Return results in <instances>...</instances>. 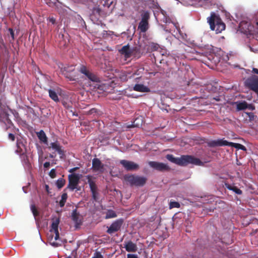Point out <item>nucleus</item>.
<instances>
[{"label":"nucleus","mask_w":258,"mask_h":258,"mask_svg":"<svg viewBox=\"0 0 258 258\" xmlns=\"http://www.w3.org/2000/svg\"><path fill=\"white\" fill-rule=\"evenodd\" d=\"M49 157H50V158H54V157H55V156H53V155L50 154V155H49Z\"/></svg>","instance_id":"51"},{"label":"nucleus","mask_w":258,"mask_h":258,"mask_svg":"<svg viewBox=\"0 0 258 258\" xmlns=\"http://www.w3.org/2000/svg\"><path fill=\"white\" fill-rule=\"evenodd\" d=\"M132 50H134V53H133L132 55H134V56H137V55L140 54V48L139 47L136 46L133 49H132Z\"/></svg>","instance_id":"32"},{"label":"nucleus","mask_w":258,"mask_h":258,"mask_svg":"<svg viewBox=\"0 0 258 258\" xmlns=\"http://www.w3.org/2000/svg\"><path fill=\"white\" fill-rule=\"evenodd\" d=\"M99 112V110L95 108H93L91 109H90L87 112V114L88 115H94L96 114H98Z\"/></svg>","instance_id":"31"},{"label":"nucleus","mask_w":258,"mask_h":258,"mask_svg":"<svg viewBox=\"0 0 258 258\" xmlns=\"http://www.w3.org/2000/svg\"><path fill=\"white\" fill-rule=\"evenodd\" d=\"M8 31L10 32V35L12 37V41H14L15 39V37H14L15 34H14V32L13 29L10 28H9ZM10 41H11V40H10Z\"/></svg>","instance_id":"38"},{"label":"nucleus","mask_w":258,"mask_h":258,"mask_svg":"<svg viewBox=\"0 0 258 258\" xmlns=\"http://www.w3.org/2000/svg\"><path fill=\"white\" fill-rule=\"evenodd\" d=\"M255 24H256V29H258V21H256L255 22Z\"/></svg>","instance_id":"50"},{"label":"nucleus","mask_w":258,"mask_h":258,"mask_svg":"<svg viewBox=\"0 0 258 258\" xmlns=\"http://www.w3.org/2000/svg\"><path fill=\"white\" fill-rule=\"evenodd\" d=\"M124 245V247L128 252H136L137 250L138 247L136 244L133 243L132 241L125 242Z\"/></svg>","instance_id":"18"},{"label":"nucleus","mask_w":258,"mask_h":258,"mask_svg":"<svg viewBox=\"0 0 258 258\" xmlns=\"http://www.w3.org/2000/svg\"><path fill=\"white\" fill-rule=\"evenodd\" d=\"M49 21L51 22L52 24H54L55 22V20L54 18H49Z\"/></svg>","instance_id":"46"},{"label":"nucleus","mask_w":258,"mask_h":258,"mask_svg":"<svg viewBox=\"0 0 258 258\" xmlns=\"http://www.w3.org/2000/svg\"><path fill=\"white\" fill-rule=\"evenodd\" d=\"M16 152H17V153H19V151L18 150H16Z\"/></svg>","instance_id":"55"},{"label":"nucleus","mask_w":258,"mask_h":258,"mask_svg":"<svg viewBox=\"0 0 258 258\" xmlns=\"http://www.w3.org/2000/svg\"><path fill=\"white\" fill-rule=\"evenodd\" d=\"M119 52L121 54L124 55L125 60H127V58H130L132 56L134 50H132L129 45L127 44L123 46L119 50Z\"/></svg>","instance_id":"15"},{"label":"nucleus","mask_w":258,"mask_h":258,"mask_svg":"<svg viewBox=\"0 0 258 258\" xmlns=\"http://www.w3.org/2000/svg\"><path fill=\"white\" fill-rule=\"evenodd\" d=\"M92 168L95 172L99 171L102 172L104 170V164L100 160L97 158H94L92 160Z\"/></svg>","instance_id":"14"},{"label":"nucleus","mask_w":258,"mask_h":258,"mask_svg":"<svg viewBox=\"0 0 258 258\" xmlns=\"http://www.w3.org/2000/svg\"><path fill=\"white\" fill-rule=\"evenodd\" d=\"M189 164L201 165L202 162L199 159L190 155H182L178 158V165L185 166Z\"/></svg>","instance_id":"4"},{"label":"nucleus","mask_w":258,"mask_h":258,"mask_svg":"<svg viewBox=\"0 0 258 258\" xmlns=\"http://www.w3.org/2000/svg\"><path fill=\"white\" fill-rule=\"evenodd\" d=\"M141 20L140 22L138 29L141 32L145 33L149 28V20L150 18L148 11H144L141 15Z\"/></svg>","instance_id":"5"},{"label":"nucleus","mask_w":258,"mask_h":258,"mask_svg":"<svg viewBox=\"0 0 258 258\" xmlns=\"http://www.w3.org/2000/svg\"><path fill=\"white\" fill-rule=\"evenodd\" d=\"M252 72L255 74H258V69L256 68H253L252 70Z\"/></svg>","instance_id":"48"},{"label":"nucleus","mask_w":258,"mask_h":258,"mask_svg":"<svg viewBox=\"0 0 258 258\" xmlns=\"http://www.w3.org/2000/svg\"><path fill=\"white\" fill-rule=\"evenodd\" d=\"M59 223V219H56L54 221H53L51 224V228L50 230V232H57L58 230V226Z\"/></svg>","instance_id":"24"},{"label":"nucleus","mask_w":258,"mask_h":258,"mask_svg":"<svg viewBox=\"0 0 258 258\" xmlns=\"http://www.w3.org/2000/svg\"><path fill=\"white\" fill-rule=\"evenodd\" d=\"M139 119H140V120H142V119L141 118L140 119L139 117L135 119V120L134 121V126H139V125H140V124H139L138 123H137H137H136V122L137 120H139Z\"/></svg>","instance_id":"44"},{"label":"nucleus","mask_w":258,"mask_h":258,"mask_svg":"<svg viewBox=\"0 0 258 258\" xmlns=\"http://www.w3.org/2000/svg\"><path fill=\"white\" fill-rule=\"evenodd\" d=\"M247 108V103L245 101L239 102L237 104V109L238 110H244Z\"/></svg>","instance_id":"26"},{"label":"nucleus","mask_w":258,"mask_h":258,"mask_svg":"<svg viewBox=\"0 0 258 258\" xmlns=\"http://www.w3.org/2000/svg\"><path fill=\"white\" fill-rule=\"evenodd\" d=\"M134 90L138 92L147 93L150 92V89L143 84H137L133 87Z\"/></svg>","instance_id":"19"},{"label":"nucleus","mask_w":258,"mask_h":258,"mask_svg":"<svg viewBox=\"0 0 258 258\" xmlns=\"http://www.w3.org/2000/svg\"><path fill=\"white\" fill-rule=\"evenodd\" d=\"M150 47L152 51H156L159 48V46L157 44L152 43L150 45Z\"/></svg>","instance_id":"35"},{"label":"nucleus","mask_w":258,"mask_h":258,"mask_svg":"<svg viewBox=\"0 0 258 258\" xmlns=\"http://www.w3.org/2000/svg\"><path fill=\"white\" fill-rule=\"evenodd\" d=\"M149 166L159 171H168L170 170V167L166 164L156 161H150L148 163Z\"/></svg>","instance_id":"10"},{"label":"nucleus","mask_w":258,"mask_h":258,"mask_svg":"<svg viewBox=\"0 0 258 258\" xmlns=\"http://www.w3.org/2000/svg\"><path fill=\"white\" fill-rule=\"evenodd\" d=\"M119 162L127 171L137 170L139 168V165L133 161L121 160Z\"/></svg>","instance_id":"12"},{"label":"nucleus","mask_w":258,"mask_h":258,"mask_svg":"<svg viewBox=\"0 0 258 258\" xmlns=\"http://www.w3.org/2000/svg\"><path fill=\"white\" fill-rule=\"evenodd\" d=\"M154 56V58H155V61H159L160 62V63H162V61L163 60V59H160L159 57V54H158V53H156V54H153Z\"/></svg>","instance_id":"39"},{"label":"nucleus","mask_w":258,"mask_h":258,"mask_svg":"<svg viewBox=\"0 0 258 258\" xmlns=\"http://www.w3.org/2000/svg\"><path fill=\"white\" fill-rule=\"evenodd\" d=\"M68 198V195L67 193H63L61 195V200L59 202V206L60 207H63L64 206V204L67 201V199Z\"/></svg>","instance_id":"28"},{"label":"nucleus","mask_w":258,"mask_h":258,"mask_svg":"<svg viewBox=\"0 0 258 258\" xmlns=\"http://www.w3.org/2000/svg\"><path fill=\"white\" fill-rule=\"evenodd\" d=\"M79 72L92 82H99L100 81V78L95 74L92 73L85 66L82 65L79 69Z\"/></svg>","instance_id":"6"},{"label":"nucleus","mask_w":258,"mask_h":258,"mask_svg":"<svg viewBox=\"0 0 258 258\" xmlns=\"http://www.w3.org/2000/svg\"><path fill=\"white\" fill-rule=\"evenodd\" d=\"M213 99H214V100H215L216 101H220V99H219V97H217L216 98H214Z\"/></svg>","instance_id":"49"},{"label":"nucleus","mask_w":258,"mask_h":258,"mask_svg":"<svg viewBox=\"0 0 258 258\" xmlns=\"http://www.w3.org/2000/svg\"><path fill=\"white\" fill-rule=\"evenodd\" d=\"M52 3H55V2H56V1L57 0H52Z\"/></svg>","instance_id":"53"},{"label":"nucleus","mask_w":258,"mask_h":258,"mask_svg":"<svg viewBox=\"0 0 258 258\" xmlns=\"http://www.w3.org/2000/svg\"><path fill=\"white\" fill-rule=\"evenodd\" d=\"M9 139L12 141H14L15 139V135L13 134L10 133L9 134Z\"/></svg>","instance_id":"41"},{"label":"nucleus","mask_w":258,"mask_h":258,"mask_svg":"<svg viewBox=\"0 0 258 258\" xmlns=\"http://www.w3.org/2000/svg\"><path fill=\"white\" fill-rule=\"evenodd\" d=\"M31 210L35 217H36L39 215V212L37 211V209L36 206H35V205H31Z\"/></svg>","instance_id":"30"},{"label":"nucleus","mask_w":258,"mask_h":258,"mask_svg":"<svg viewBox=\"0 0 258 258\" xmlns=\"http://www.w3.org/2000/svg\"><path fill=\"white\" fill-rule=\"evenodd\" d=\"M44 167L45 168H47L49 167L50 166V163L49 162H46L44 163Z\"/></svg>","instance_id":"45"},{"label":"nucleus","mask_w":258,"mask_h":258,"mask_svg":"<svg viewBox=\"0 0 258 258\" xmlns=\"http://www.w3.org/2000/svg\"><path fill=\"white\" fill-rule=\"evenodd\" d=\"M204 2L205 3V6H206L207 7L211 6L214 4V2L212 1L204 0Z\"/></svg>","instance_id":"40"},{"label":"nucleus","mask_w":258,"mask_h":258,"mask_svg":"<svg viewBox=\"0 0 258 258\" xmlns=\"http://www.w3.org/2000/svg\"><path fill=\"white\" fill-rule=\"evenodd\" d=\"M123 223V220L122 219L120 218L116 220L108 227L106 232L109 234H112L118 231L120 229Z\"/></svg>","instance_id":"9"},{"label":"nucleus","mask_w":258,"mask_h":258,"mask_svg":"<svg viewBox=\"0 0 258 258\" xmlns=\"http://www.w3.org/2000/svg\"><path fill=\"white\" fill-rule=\"evenodd\" d=\"M20 155V156H21V158L22 159H23L24 160V161L27 163V162H28V157L27 156L24 154V153H19Z\"/></svg>","instance_id":"34"},{"label":"nucleus","mask_w":258,"mask_h":258,"mask_svg":"<svg viewBox=\"0 0 258 258\" xmlns=\"http://www.w3.org/2000/svg\"><path fill=\"white\" fill-rule=\"evenodd\" d=\"M124 179L131 186H143L147 181L146 177L135 174H126L124 176Z\"/></svg>","instance_id":"2"},{"label":"nucleus","mask_w":258,"mask_h":258,"mask_svg":"<svg viewBox=\"0 0 258 258\" xmlns=\"http://www.w3.org/2000/svg\"><path fill=\"white\" fill-rule=\"evenodd\" d=\"M245 85L249 89L254 91L258 94V77L252 76L248 78L245 81Z\"/></svg>","instance_id":"7"},{"label":"nucleus","mask_w":258,"mask_h":258,"mask_svg":"<svg viewBox=\"0 0 258 258\" xmlns=\"http://www.w3.org/2000/svg\"><path fill=\"white\" fill-rule=\"evenodd\" d=\"M45 187H46V189L47 190V189L48 188L49 186L48 185H45Z\"/></svg>","instance_id":"52"},{"label":"nucleus","mask_w":258,"mask_h":258,"mask_svg":"<svg viewBox=\"0 0 258 258\" xmlns=\"http://www.w3.org/2000/svg\"><path fill=\"white\" fill-rule=\"evenodd\" d=\"M180 204L179 203L177 202H170L169 204V208L170 209H172L173 208H179Z\"/></svg>","instance_id":"33"},{"label":"nucleus","mask_w":258,"mask_h":258,"mask_svg":"<svg viewBox=\"0 0 258 258\" xmlns=\"http://www.w3.org/2000/svg\"><path fill=\"white\" fill-rule=\"evenodd\" d=\"M87 179H88V183L89 184L91 191L92 195V198L95 201L98 200L97 195V187L96 185L95 182L92 180V176L91 175H87Z\"/></svg>","instance_id":"13"},{"label":"nucleus","mask_w":258,"mask_h":258,"mask_svg":"<svg viewBox=\"0 0 258 258\" xmlns=\"http://www.w3.org/2000/svg\"><path fill=\"white\" fill-rule=\"evenodd\" d=\"M72 219L75 223L77 227L82 224V217L80 214L77 212V209H75L73 211Z\"/></svg>","instance_id":"17"},{"label":"nucleus","mask_w":258,"mask_h":258,"mask_svg":"<svg viewBox=\"0 0 258 258\" xmlns=\"http://www.w3.org/2000/svg\"><path fill=\"white\" fill-rule=\"evenodd\" d=\"M117 217V214L115 211L112 210H108L106 214L105 219H108L110 218H115Z\"/></svg>","instance_id":"25"},{"label":"nucleus","mask_w":258,"mask_h":258,"mask_svg":"<svg viewBox=\"0 0 258 258\" xmlns=\"http://www.w3.org/2000/svg\"><path fill=\"white\" fill-rule=\"evenodd\" d=\"M225 187L227 188V189L233 191L234 192L238 195H241L242 193L241 190H240L234 185H231L229 183H225Z\"/></svg>","instance_id":"20"},{"label":"nucleus","mask_w":258,"mask_h":258,"mask_svg":"<svg viewBox=\"0 0 258 258\" xmlns=\"http://www.w3.org/2000/svg\"><path fill=\"white\" fill-rule=\"evenodd\" d=\"M55 234V236H54V241H52L53 238V235L51 236V239H50V243L51 245H52L54 247H58V246L60 245V244H58L57 242H55L56 240H58L59 237V232H53Z\"/></svg>","instance_id":"21"},{"label":"nucleus","mask_w":258,"mask_h":258,"mask_svg":"<svg viewBox=\"0 0 258 258\" xmlns=\"http://www.w3.org/2000/svg\"><path fill=\"white\" fill-rule=\"evenodd\" d=\"M93 12H96V13H98V14H99L100 12V9L99 8H94L93 10Z\"/></svg>","instance_id":"47"},{"label":"nucleus","mask_w":258,"mask_h":258,"mask_svg":"<svg viewBox=\"0 0 258 258\" xmlns=\"http://www.w3.org/2000/svg\"><path fill=\"white\" fill-rule=\"evenodd\" d=\"M208 146L211 148H213L215 147H221V146H228L232 147H234L237 149H240L243 151H246V147L239 143H234L232 142H228L226 140H224V139H218L217 140H212L208 142L207 143Z\"/></svg>","instance_id":"3"},{"label":"nucleus","mask_w":258,"mask_h":258,"mask_svg":"<svg viewBox=\"0 0 258 258\" xmlns=\"http://www.w3.org/2000/svg\"><path fill=\"white\" fill-rule=\"evenodd\" d=\"M166 157L170 162L178 164V158H175L171 154L167 155Z\"/></svg>","instance_id":"29"},{"label":"nucleus","mask_w":258,"mask_h":258,"mask_svg":"<svg viewBox=\"0 0 258 258\" xmlns=\"http://www.w3.org/2000/svg\"><path fill=\"white\" fill-rule=\"evenodd\" d=\"M49 175L50 176V177L52 178H54L56 177V171H55V169H52L49 173Z\"/></svg>","instance_id":"36"},{"label":"nucleus","mask_w":258,"mask_h":258,"mask_svg":"<svg viewBox=\"0 0 258 258\" xmlns=\"http://www.w3.org/2000/svg\"><path fill=\"white\" fill-rule=\"evenodd\" d=\"M50 148H51L53 150L56 151L60 155V158L62 159L64 156V151L61 149V147L60 146L58 142H55L50 143Z\"/></svg>","instance_id":"16"},{"label":"nucleus","mask_w":258,"mask_h":258,"mask_svg":"<svg viewBox=\"0 0 258 258\" xmlns=\"http://www.w3.org/2000/svg\"><path fill=\"white\" fill-rule=\"evenodd\" d=\"M252 113H249V117H250V115H252Z\"/></svg>","instance_id":"54"},{"label":"nucleus","mask_w":258,"mask_h":258,"mask_svg":"<svg viewBox=\"0 0 258 258\" xmlns=\"http://www.w3.org/2000/svg\"><path fill=\"white\" fill-rule=\"evenodd\" d=\"M208 22L212 30L215 31L216 33H221L225 29V25L219 16L212 13Z\"/></svg>","instance_id":"1"},{"label":"nucleus","mask_w":258,"mask_h":258,"mask_svg":"<svg viewBox=\"0 0 258 258\" xmlns=\"http://www.w3.org/2000/svg\"><path fill=\"white\" fill-rule=\"evenodd\" d=\"M92 258H103V256L101 252L96 251L94 253V256Z\"/></svg>","instance_id":"37"},{"label":"nucleus","mask_w":258,"mask_h":258,"mask_svg":"<svg viewBox=\"0 0 258 258\" xmlns=\"http://www.w3.org/2000/svg\"><path fill=\"white\" fill-rule=\"evenodd\" d=\"M48 91L49 93V96L52 100H53L55 102H58L59 101L57 94L55 91L52 89H49Z\"/></svg>","instance_id":"22"},{"label":"nucleus","mask_w":258,"mask_h":258,"mask_svg":"<svg viewBox=\"0 0 258 258\" xmlns=\"http://www.w3.org/2000/svg\"><path fill=\"white\" fill-rule=\"evenodd\" d=\"M66 180L62 178H59L56 182V185L58 188H61L65 184Z\"/></svg>","instance_id":"27"},{"label":"nucleus","mask_w":258,"mask_h":258,"mask_svg":"<svg viewBox=\"0 0 258 258\" xmlns=\"http://www.w3.org/2000/svg\"><path fill=\"white\" fill-rule=\"evenodd\" d=\"M127 258H138V256L134 254H127Z\"/></svg>","instance_id":"42"},{"label":"nucleus","mask_w":258,"mask_h":258,"mask_svg":"<svg viewBox=\"0 0 258 258\" xmlns=\"http://www.w3.org/2000/svg\"><path fill=\"white\" fill-rule=\"evenodd\" d=\"M66 258H71L70 256H69V257H66Z\"/></svg>","instance_id":"56"},{"label":"nucleus","mask_w":258,"mask_h":258,"mask_svg":"<svg viewBox=\"0 0 258 258\" xmlns=\"http://www.w3.org/2000/svg\"><path fill=\"white\" fill-rule=\"evenodd\" d=\"M239 28L244 33L252 34L255 32L254 27L250 23L242 21L239 24Z\"/></svg>","instance_id":"11"},{"label":"nucleus","mask_w":258,"mask_h":258,"mask_svg":"<svg viewBox=\"0 0 258 258\" xmlns=\"http://www.w3.org/2000/svg\"><path fill=\"white\" fill-rule=\"evenodd\" d=\"M79 168V167H76L73 168L72 169H70L69 170V172H70V173H74V172L77 171Z\"/></svg>","instance_id":"43"},{"label":"nucleus","mask_w":258,"mask_h":258,"mask_svg":"<svg viewBox=\"0 0 258 258\" xmlns=\"http://www.w3.org/2000/svg\"><path fill=\"white\" fill-rule=\"evenodd\" d=\"M69 184L67 188L72 191L77 188L79 182L80 176L78 174L73 173L69 175Z\"/></svg>","instance_id":"8"},{"label":"nucleus","mask_w":258,"mask_h":258,"mask_svg":"<svg viewBox=\"0 0 258 258\" xmlns=\"http://www.w3.org/2000/svg\"><path fill=\"white\" fill-rule=\"evenodd\" d=\"M37 137L39 140L44 143H46L47 142V138L46 136L45 133L43 130H41L40 132L37 133Z\"/></svg>","instance_id":"23"}]
</instances>
